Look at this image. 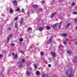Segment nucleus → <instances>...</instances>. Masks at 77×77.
Returning a JSON list of instances; mask_svg holds the SVG:
<instances>
[{"instance_id":"obj_1","label":"nucleus","mask_w":77,"mask_h":77,"mask_svg":"<svg viewBox=\"0 0 77 77\" xmlns=\"http://www.w3.org/2000/svg\"><path fill=\"white\" fill-rule=\"evenodd\" d=\"M57 25H59V28H60L61 25H62V22H61L60 23H57L53 25V28H54V29H56V27H57Z\"/></svg>"},{"instance_id":"obj_2","label":"nucleus","mask_w":77,"mask_h":77,"mask_svg":"<svg viewBox=\"0 0 77 77\" xmlns=\"http://www.w3.org/2000/svg\"><path fill=\"white\" fill-rule=\"evenodd\" d=\"M31 70H32L31 68H29L28 69L26 73V75H30V72Z\"/></svg>"},{"instance_id":"obj_3","label":"nucleus","mask_w":77,"mask_h":77,"mask_svg":"<svg viewBox=\"0 0 77 77\" xmlns=\"http://www.w3.org/2000/svg\"><path fill=\"white\" fill-rule=\"evenodd\" d=\"M12 36H13V35L12 34L11 35H10L8 36L7 37V41L8 42H9V39H11V38H12Z\"/></svg>"},{"instance_id":"obj_4","label":"nucleus","mask_w":77,"mask_h":77,"mask_svg":"<svg viewBox=\"0 0 77 77\" xmlns=\"http://www.w3.org/2000/svg\"><path fill=\"white\" fill-rule=\"evenodd\" d=\"M52 42H53V41H52V38L51 37L49 40L47 42V44H51Z\"/></svg>"},{"instance_id":"obj_5","label":"nucleus","mask_w":77,"mask_h":77,"mask_svg":"<svg viewBox=\"0 0 77 77\" xmlns=\"http://www.w3.org/2000/svg\"><path fill=\"white\" fill-rule=\"evenodd\" d=\"M77 56L75 57L74 59H73V62L74 63H77Z\"/></svg>"},{"instance_id":"obj_6","label":"nucleus","mask_w":77,"mask_h":77,"mask_svg":"<svg viewBox=\"0 0 77 77\" xmlns=\"http://www.w3.org/2000/svg\"><path fill=\"white\" fill-rule=\"evenodd\" d=\"M17 65L19 66V67L20 68H21L22 67V66L21 65H22V63L20 62H18L17 63Z\"/></svg>"},{"instance_id":"obj_7","label":"nucleus","mask_w":77,"mask_h":77,"mask_svg":"<svg viewBox=\"0 0 77 77\" xmlns=\"http://www.w3.org/2000/svg\"><path fill=\"white\" fill-rule=\"evenodd\" d=\"M13 3L14 6H17V0H15L13 1Z\"/></svg>"},{"instance_id":"obj_8","label":"nucleus","mask_w":77,"mask_h":77,"mask_svg":"<svg viewBox=\"0 0 77 77\" xmlns=\"http://www.w3.org/2000/svg\"><path fill=\"white\" fill-rule=\"evenodd\" d=\"M51 54L53 57H55L56 56V54L55 52H51Z\"/></svg>"},{"instance_id":"obj_9","label":"nucleus","mask_w":77,"mask_h":77,"mask_svg":"<svg viewBox=\"0 0 77 77\" xmlns=\"http://www.w3.org/2000/svg\"><path fill=\"white\" fill-rule=\"evenodd\" d=\"M32 7L34 8V9H36L38 8V6L37 5H32Z\"/></svg>"},{"instance_id":"obj_10","label":"nucleus","mask_w":77,"mask_h":77,"mask_svg":"<svg viewBox=\"0 0 77 77\" xmlns=\"http://www.w3.org/2000/svg\"><path fill=\"white\" fill-rule=\"evenodd\" d=\"M23 19H21V21L20 22V24L21 26L23 25Z\"/></svg>"},{"instance_id":"obj_11","label":"nucleus","mask_w":77,"mask_h":77,"mask_svg":"<svg viewBox=\"0 0 77 77\" xmlns=\"http://www.w3.org/2000/svg\"><path fill=\"white\" fill-rule=\"evenodd\" d=\"M56 14V12H55L54 13L52 14L51 15V18H53V17H54V16Z\"/></svg>"},{"instance_id":"obj_12","label":"nucleus","mask_w":77,"mask_h":77,"mask_svg":"<svg viewBox=\"0 0 77 77\" xmlns=\"http://www.w3.org/2000/svg\"><path fill=\"white\" fill-rule=\"evenodd\" d=\"M69 41V39H65V41H64L63 42V43L64 44H66V42L68 41Z\"/></svg>"},{"instance_id":"obj_13","label":"nucleus","mask_w":77,"mask_h":77,"mask_svg":"<svg viewBox=\"0 0 77 77\" xmlns=\"http://www.w3.org/2000/svg\"><path fill=\"white\" fill-rule=\"evenodd\" d=\"M69 26H70V23H68L67 25H66L65 28L67 29H68Z\"/></svg>"},{"instance_id":"obj_14","label":"nucleus","mask_w":77,"mask_h":77,"mask_svg":"<svg viewBox=\"0 0 77 77\" xmlns=\"http://www.w3.org/2000/svg\"><path fill=\"white\" fill-rule=\"evenodd\" d=\"M49 75H48L47 76H46L45 75V74H43L42 75V77H49Z\"/></svg>"},{"instance_id":"obj_15","label":"nucleus","mask_w":77,"mask_h":77,"mask_svg":"<svg viewBox=\"0 0 77 77\" xmlns=\"http://www.w3.org/2000/svg\"><path fill=\"white\" fill-rule=\"evenodd\" d=\"M43 11V9L40 8H39L38 11L39 12H42Z\"/></svg>"},{"instance_id":"obj_16","label":"nucleus","mask_w":77,"mask_h":77,"mask_svg":"<svg viewBox=\"0 0 77 77\" xmlns=\"http://www.w3.org/2000/svg\"><path fill=\"white\" fill-rule=\"evenodd\" d=\"M38 30L39 31H42L43 30V27H41L39 28Z\"/></svg>"},{"instance_id":"obj_17","label":"nucleus","mask_w":77,"mask_h":77,"mask_svg":"<svg viewBox=\"0 0 77 77\" xmlns=\"http://www.w3.org/2000/svg\"><path fill=\"white\" fill-rule=\"evenodd\" d=\"M70 72L71 73V74H72V73H74V71L72 70V69H70Z\"/></svg>"},{"instance_id":"obj_18","label":"nucleus","mask_w":77,"mask_h":77,"mask_svg":"<svg viewBox=\"0 0 77 77\" xmlns=\"http://www.w3.org/2000/svg\"><path fill=\"white\" fill-rule=\"evenodd\" d=\"M67 52L68 54H70L71 53V51L70 50H68Z\"/></svg>"},{"instance_id":"obj_19","label":"nucleus","mask_w":77,"mask_h":77,"mask_svg":"<svg viewBox=\"0 0 77 77\" xmlns=\"http://www.w3.org/2000/svg\"><path fill=\"white\" fill-rule=\"evenodd\" d=\"M17 54H16L14 56V59H17Z\"/></svg>"},{"instance_id":"obj_20","label":"nucleus","mask_w":77,"mask_h":77,"mask_svg":"<svg viewBox=\"0 0 77 77\" xmlns=\"http://www.w3.org/2000/svg\"><path fill=\"white\" fill-rule=\"evenodd\" d=\"M39 74H40V72H39V71H37L36 72V75H39Z\"/></svg>"},{"instance_id":"obj_21","label":"nucleus","mask_w":77,"mask_h":77,"mask_svg":"<svg viewBox=\"0 0 77 77\" xmlns=\"http://www.w3.org/2000/svg\"><path fill=\"white\" fill-rule=\"evenodd\" d=\"M9 12L10 13H12L13 12V10L12 9H10Z\"/></svg>"},{"instance_id":"obj_22","label":"nucleus","mask_w":77,"mask_h":77,"mask_svg":"<svg viewBox=\"0 0 77 77\" xmlns=\"http://www.w3.org/2000/svg\"><path fill=\"white\" fill-rule=\"evenodd\" d=\"M66 36H67V34H64L63 35V37H66Z\"/></svg>"},{"instance_id":"obj_23","label":"nucleus","mask_w":77,"mask_h":77,"mask_svg":"<svg viewBox=\"0 0 77 77\" xmlns=\"http://www.w3.org/2000/svg\"><path fill=\"white\" fill-rule=\"evenodd\" d=\"M69 73V70H67L66 73V75H68V73Z\"/></svg>"},{"instance_id":"obj_24","label":"nucleus","mask_w":77,"mask_h":77,"mask_svg":"<svg viewBox=\"0 0 77 77\" xmlns=\"http://www.w3.org/2000/svg\"><path fill=\"white\" fill-rule=\"evenodd\" d=\"M73 75L72 74H70L69 75V77H72V76Z\"/></svg>"},{"instance_id":"obj_25","label":"nucleus","mask_w":77,"mask_h":77,"mask_svg":"<svg viewBox=\"0 0 77 77\" xmlns=\"http://www.w3.org/2000/svg\"><path fill=\"white\" fill-rule=\"evenodd\" d=\"M20 10V9L19 8H18L17 9L15 10L16 11H19Z\"/></svg>"},{"instance_id":"obj_26","label":"nucleus","mask_w":77,"mask_h":77,"mask_svg":"<svg viewBox=\"0 0 77 77\" xmlns=\"http://www.w3.org/2000/svg\"><path fill=\"white\" fill-rule=\"evenodd\" d=\"M0 75H1V76L0 77H3V73H0Z\"/></svg>"},{"instance_id":"obj_27","label":"nucleus","mask_w":77,"mask_h":77,"mask_svg":"<svg viewBox=\"0 0 77 77\" xmlns=\"http://www.w3.org/2000/svg\"><path fill=\"white\" fill-rule=\"evenodd\" d=\"M19 41L20 42H22V41H23V39L22 38H20L19 40Z\"/></svg>"},{"instance_id":"obj_28","label":"nucleus","mask_w":77,"mask_h":77,"mask_svg":"<svg viewBox=\"0 0 77 77\" xmlns=\"http://www.w3.org/2000/svg\"><path fill=\"white\" fill-rule=\"evenodd\" d=\"M34 68H35V69H37V66L36 65H34Z\"/></svg>"},{"instance_id":"obj_29","label":"nucleus","mask_w":77,"mask_h":77,"mask_svg":"<svg viewBox=\"0 0 77 77\" xmlns=\"http://www.w3.org/2000/svg\"><path fill=\"white\" fill-rule=\"evenodd\" d=\"M17 25L18 24L17 23H15V28H17Z\"/></svg>"},{"instance_id":"obj_30","label":"nucleus","mask_w":77,"mask_h":77,"mask_svg":"<svg viewBox=\"0 0 77 77\" xmlns=\"http://www.w3.org/2000/svg\"><path fill=\"white\" fill-rule=\"evenodd\" d=\"M26 64H27V65H26L27 66H30V64L29 63H27Z\"/></svg>"},{"instance_id":"obj_31","label":"nucleus","mask_w":77,"mask_h":77,"mask_svg":"<svg viewBox=\"0 0 77 77\" xmlns=\"http://www.w3.org/2000/svg\"><path fill=\"white\" fill-rule=\"evenodd\" d=\"M40 54L41 55V56H42V55H43V54H44V53L43 52H40Z\"/></svg>"},{"instance_id":"obj_32","label":"nucleus","mask_w":77,"mask_h":77,"mask_svg":"<svg viewBox=\"0 0 77 77\" xmlns=\"http://www.w3.org/2000/svg\"><path fill=\"white\" fill-rule=\"evenodd\" d=\"M74 21H75V23H77V19H75Z\"/></svg>"},{"instance_id":"obj_33","label":"nucleus","mask_w":77,"mask_h":77,"mask_svg":"<svg viewBox=\"0 0 77 77\" xmlns=\"http://www.w3.org/2000/svg\"><path fill=\"white\" fill-rule=\"evenodd\" d=\"M73 14H77V12L76 11H75L73 12Z\"/></svg>"},{"instance_id":"obj_34","label":"nucleus","mask_w":77,"mask_h":77,"mask_svg":"<svg viewBox=\"0 0 77 77\" xmlns=\"http://www.w3.org/2000/svg\"><path fill=\"white\" fill-rule=\"evenodd\" d=\"M28 30H32V28L30 27L28 28Z\"/></svg>"},{"instance_id":"obj_35","label":"nucleus","mask_w":77,"mask_h":77,"mask_svg":"<svg viewBox=\"0 0 77 77\" xmlns=\"http://www.w3.org/2000/svg\"><path fill=\"white\" fill-rule=\"evenodd\" d=\"M8 30H11V28H8Z\"/></svg>"},{"instance_id":"obj_36","label":"nucleus","mask_w":77,"mask_h":77,"mask_svg":"<svg viewBox=\"0 0 77 77\" xmlns=\"http://www.w3.org/2000/svg\"><path fill=\"white\" fill-rule=\"evenodd\" d=\"M47 28V30H48L49 29H50V27L48 26H47L46 27Z\"/></svg>"},{"instance_id":"obj_37","label":"nucleus","mask_w":77,"mask_h":77,"mask_svg":"<svg viewBox=\"0 0 77 77\" xmlns=\"http://www.w3.org/2000/svg\"><path fill=\"white\" fill-rule=\"evenodd\" d=\"M18 17H16L15 19V20L16 21L17 20H18Z\"/></svg>"},{"instance_id":"obj_38","label":"nucleus","mask_w":77,"mask_h":77,"mask_svg":"<svg viewBox=\"0 0 77 77\" xmlns=\"http://www.w3.org/2000/svg\"><path fill=\"white\" fill-rule=\"evenodd\" d=\"M11 45L12 46H14L15 45V44L14 43L11 44Z\"/></svg>"},{"instance_id":"obj_39","label":"nucleus","mask_w":77,"mask_h":77,"mask_svg":"<svg viewBox=\"0 0 77 77\" xmlns=\"http://www.w3.org/2000/svg\"><path fill=\"white\" fill-rule=\"evenodd\" d=\"M75 5V3H73L71 5L72 6H74Z\"/></svg>"},{"instance_id":"obj_40","label":"nucleus","mask_w":77,"mask_h":77,"mask_svg":"<svg viewBox=\"0 0 77 77\" xmlns=\"http://www.w3.org/2000/svg\"><path fill=\"white\" fill-rule=\"evenodd\" d=\"M25 61V60L24 59H23L22 60V62H24Z\"/></svg>"},{"instance_id":"obj_41","label":"nucleus","mask_w":77,"mask_h":77,"mask_svg":"<svg viewBox=\"0 0 77 77\" xmlns=\"http://www.w3.org/2000/svg\"><path fill=\"white\" fill-rule=\"evenodd\" d=\"M51 64H48V67H51Z\"/></svg>"},{"instance_id":"obj_42","label":"nucleus","mask_w":77,"mask_h":77,"mask_svg":"<svg viewBox=\"0 0 77 77\" xmlns=\"http://www.w3.org/2000/svg\"><path fill=\"white\" fill-rule=\"evenodd\" d=\"M48 60H49L50 62H51V59H50V58H48Z\"/></svg>"},{"instance_id":"obj_43","label":"nucleus","mask_w":77,"mask_h":77,"mask_svg":"<svg viewBox=\"0 0 77 77\" xmlns=\"http://www.w3.org/2000/svg\"><path fill=\"white\" fill-rule=\"evenodd\" d=\"M24 9H22V12H24Z\"/></svg>"},{"instance_id":"obj_44","label":"nucleus","mask_w":77,"mask_h":77,"mask_svg":"<svg viewBox=\"0 0 77 77\" xmlns=\"http://www.w3.org/2000/svg\"><path fill=\"white\" fill-rule=\"evenodd\" d=\"M44 1H43L42 2V4H44Z\"/></svg>"},{"instance_id":"obj_45","label":"nucleus","mask_w":77,"mask_h":77,"mask_svg":"<svg viewBox=\"0 0 77 77\" xmlns=\"http://www.w3.org/2000/svg\"><path fill=\"white\" fill-rule=\"evenodd\" d=\"M75 44L76 45H77V41H76L75 42Z\"/></svg>"},{"instance_id":"obj_46","label":"nucleus","mask_w":77,"mask_h":77,"mask_svg":"<svg viewBox=\"0 0 77 77\" xmlns=\"http://www.w3.org/2000/svg\"><path fill=\"white\" fill-rule=\"evenodd\" d=\"M2 57V55L1 54H0V57Z\"/></svg>"},{"instance_id":"obj_47","label":"nucleus","mask_w":77,"mask_h":77,"mask_svg":"<svg viewBox=\"0 0 77 77\" xmlns=\"http://www.w3.org/2000/svg\"><path fill=\"white\" fill-rule=\"evenodd\" d=\"M12 56H14L15 55V54L14 53H13L12 54Z\"/></svg>"},{"instance_id":"obj_48","label":"nucleus","mask_w":77,"mask_h":77,"mask_svg":"<svg viewBox=\"0 0 77 77\" xmlns=\"http://www.w3.org/2000/svg\"><path fill=\"white\" fill-rule=\"evenodd\" d=\"M20 53H24V52H23V51H20Z\"/></svg>"},{"instance_id":"obj_49","label":"nucleus","mask_w":77,"mask_h":77,"mask_svg":"<svg viewBox=\"0 0 77 77\" xmlns=\"http://www.w3.org/2000/svg\"><path fill=\"white\" fill-rule=\"evenodd\" d=\"M61 19H63V17H62L61 18Z\"/></svg>"},{"instance_id":"obj_50","label":"nucleus","mask_w":77,"mask_h":77,"mask_svg":"<svg viewBox=\"0 0 77 77\" xmlns=\"http://www.w3.org/2000/svg\"><path fill=\"white\" fill-rule=\"evenodd\" d=\"M62 46H61V45H60V47H61Z\"/></svg>"},{"instance_id":"obj_51","label":"nucleus","mask_w":77,"mask_h":77,"mask_svg":"<svg viewBox=\"0 0 77 77\" xmlns=\"http://www.w3.org/2000/svg\"><path fill=\"white\" fill-rule=\"evenodd\" d=\"M27 14H29V13H27Z\"/></svg>"},{"instance_id":"obj_52","label":"nucleus","mask_w":77,"mask_h":77,"mask_svg":"<svg viewBox=\"0 0 77 77\" xmlns=\"http://www.w3.org/2000/svg\"><path fill=\"white\" fill-rule=\"evenodd\" d=\"M36 19H38V18H36Z\"/></svg>"}]
</instances>
